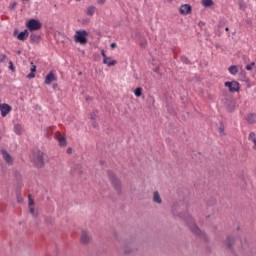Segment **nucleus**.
<instances>
[{"label":"nucleus","mask_w":256,"mask_h":256,"mask_svg":"<svg viewBox=\"0 0 256 256\" xmlns=\"http://www.w3.org/2000/svg\"><path fill=\"white\" fill-rule=\"evenodd\" d=\"M172 215L179 217V219H182V221H185L187 227H189L191 233L193 235H196V237H200V239H203L206 243H209V236L206 235L205 232H203L201 229H199V226H197V223L193 219V216L190 215L187 212H177V206L174 204L172 206Z\"/></svg>","instance_id":"f257e3e1"},{"label":"nucleus","mask_w":256,"mask_h":256,"mask_svg":"<svg viewBox=\"0 0 256 256\" xmlns=\"http://www.w3.org/2000/svg\"><path fill=\"white\" fill-rule=\"evenodd\" d=\"M107 176L111 182L112 187L116 190L117 195H123V188L121 184V179L117 177V174L113 170L107 171Z\"/></svg>","instance_id":"f03ea898"},{"label":"nucleus","mask_w":256,"mask_h":256,"mask_svg":"<svg viewBox=\"0 0 256 256\" xmlns=\"http://www.w3.org/2000/svg\"><path fill=\"white\" fill-rule=\"evenodd\" d=\"M241 247H242V251H244L246 255H252V256L256 255V242L248 241L247 239H244V241L241 240Z\"/></svg>","instance_id":"7ed1b4c3"},{"label":"nucleus","mask_w":256,"mask_h":256,"mask_svg":"<svg viewBox=\"0 0 256 256\" xmlns=\"http://www.w3.org/2000/svg\"><path fill=\"white\" fill-rule=\"evenodd\" d=\"M235 243H236V239H235V236L233 235H227L226 239L223 241V245L228 251H230L232 256H239L237 255V252H235Z\"/></svg>","instance_id":"20e7f679"},{"label":"nucleus","mask_w":256,"mask_h":256,"mask_svg":"<svg viewBox=\"0 0 256 256\" xmlns=\"http://www.w3.org/2000/svg\"><path fill=\"white\" fill-rule=\"evenodd\" d=\"M89 32L87 30H77L74 35L75 43H80V45H87L89 39Z\"/></svg>","instance_id":"39448f33"},{"label":"nucleus","mask_w":256,"mask_h":256,"mask_svg":"<svg viewBox=\"0 0 256 256\" xmlns=\"http://www.w3.org/2000/svg\"><path fill=\"white\" fill-rule=\"evenodd\" d=\"M34 165L37 169H43L45 167V152L37 150L34 154Z\"/></svg>","instance_id":"423d86ee"},{"label":"nucleus","mask_w":256,"mask_h":256,"mask_svg":"<svg viewBox=\"0 0 256 256\" xmlns=\"http://www.w3.org/2000/svg\"><path fill=\"white\" fill-rule=\"evenodd\" d=\"M43 23L39 19L31 18L26 22V28L33 33V31H39L42 29Z\"/></svg>","instance_id":"0eeeda50"},{"label":"nucleus","mask_w":256,"mask_h":256,"mask_svg":"<svg viewBox=\"0 0 256 256\" xmlns=\"http://www.w3.org/2000/svg\"><path fill=\"white\" fill-rule=\"evenodd\" d=\"M224 87H227L229 93H239L241 91V84L235 80L224 82Z\"/></svg>","instance_id":"6e6552de"},{"label":"nucleus","mask_w":256,"mask_h":256,"mask_svg":"<svg viewBox=\"0 0 256 256\" xmlns=\"http://www.w3.org/2000/svg\"><path fill=\"white\" fill-rule=\"evenodd\" d=\"M13 36L16 37L18 41H27V38L29 37V30L26 28L19 32V28H15Z\"/></svg>","instance_id":"1a4fd4ad"},{"label":"nucleus","mask_w":256,"mask_h":256,"mask_svg":"<svg viewBox=\"0 0 256 256\" xmlns=\"http://www.w3.org/2000/svg\"><path fill=\"white\" fill-rule=\"evenodd\" d=\"M236 101L234 99L225 98L224 106L228 113H233L235 111Z\"/></svg>","instance_id":"9d476101"},{"label":"nucleus","mask_w":256,"mask_h":256,"mask_svg":"<svg viewBox=\"0 0 256 256\" xmlns=\"http://www.w3.org/2000/svg\"><path fill=\"white\" fill-rule=\"evenodd\" d=\"M101 55L103 57V64L107 65V67H115L117 65V60H111V57H107L105 50H101Z\"/></svg>","instance_id":"9b49d317"},{"label":"nucleus","mask_w":256,"mask_h":256,"mask_svg":"<svg viewBox=\"0 0 256 256\" xmlns=\"http://www.w3.org/2000/svg\"><path fill=\"white\" fill-rule=\"evenodd\" d=\"M133 251H137V248L135 247V242L134 241L127 242L126 245L124 246V255H131Z\"/></svg>","instance_id":"f8f14e48"},{"label":"nucleus","mask_w":256,"mask_h":256,"mask_svg":"<svg viewBox=\"0 0 256 256\" xmlns=\"http://www.w3.org/2000/svg\"><path fill=\"white\" fill-rule=\"evenodd\" d=\"M12 110L13 108L11 107V105L7 103L0 104V113L2 117H7V115H9L10 111Z\"/></svg>","instance_id":"ddd939ff"},{"label":"nucleus","mask_w":256,"mask_h":256,"mask_svg":"<svg viewBox=\"0 0 256 256\" xmlns=\"http://www.w3.org/2000/svg\"><path fill=\"white\" fill-rule=\"evenodd\" d=\"M192 11H193V7L191 6V4H183L179 8L180 15H191Z\"/></svg>","instance_id":"4468645a"},{"label":"nucleus","mask_w":256,"mask_h":256,"mask_svg":"<svg viewBox=\"0 0 256 256\" xmlns=\"http://www.w3.org/2000/svg\"><path fill=\"white\" fill-rule=\"evenodd\" d=\"M53 81H57V76H55V72L50 71L45 77V85H51Z\"/></svg>","instance_id":"2eb2a0df"},{"label":"nucleus","mask_w":256,"mask_h":256,"mask_svg":"<svg viewBox=\"0 0 256 256\" xmlns=\"http://www.w3.org/2000/svg\"><path fill=\"white\" fill-rule=\"evenodd\" d=\"M31 68L30 73L27 75V79H35V74L37 73V66L32 62H30Z\"/></svg>","instance_id":"dca6fc26"},{"label":"nucleus","mask_w":256,"mask_h":256,"mask_svg":"<svg viewBox=\"0 0 256 256\" xmlns=\"http://www.w3.org/2000/svg\"><path fill=\"white\" fill-rule=\"evenodd\" d=\"M1 154H2L3 158L5 159L6 163H11V161H13L11 154H9V152L7 150L2 149Z\"/></svg>","instance_id":"f3484780"},{"label":"nucleus","mask_w":256,"mask_h":256,"mask_svg":"<svg viewBox=\"0 0 256 256\" xmlns=\"http://www.w3.org/2000/svg\"><path fill=\"white\" fill-rule=\"evenodd\" d=\"M81 243L82 245H89V234H87V232L83 231L81 234Z\"/></svg>","instance_id":"a211bd4d"},{"label":"nucleus","mask_w":256,"mask_h":256,"mask_svg":"<svg viewBox=\"0 0 256 256\" xmlns=\"http://www.w3.org/2000/svg\"><path fill=\"white\" fill-rule=\"evenodd\" d=\"M153 201L158 205H161V203H163V200L161 199V195L159 194V191H155L153 193Z\"/></svg>","instance_id":"6ab92c4d"},{"label":"nucleus","mask_w":256,"mask_h":256,"mask_svg":"<svg viewBox=\"0 0 256 256\" xmlns=\"http://www.w3.org/2000/svg\"><path fill=\"white\" fill-rule=\"evenodd\" d=\"M41 41V35L32 33L30 34V43H39Z\"/></svg>","instance_id":"aec40b11"},{"label":"nucleus","mask_w":256,"mask_h":256,"mask_svg":"<svg viewBox=\"0 0 256 256\" xmlns=\"http://www.w3.org/2000/svg\"><path fill=\"white\" fill-rule=\"evenodd\" d=\"M58 145L60 147H67V137H65V135H60V137H58Z\"/></svg>","instance_id":"412c9836"},{"label":"nucleus","mask_w":256,"mask_h":256,"mask_svg":"<svg viewBox=\"0 0 256 256\" xmlns=\"http://www.w3.org/2000/svg\"><path fill=\"white\" fill-rule=\"evenodd\" d=\"M246 121H247V123H249V125H255V123H256L255 114H253V113L248 114L246 117Z\"/></svg>","instance_id":"4be33fe9"},{"label":"nucleus","mask_w":256,"mask_h":256,"mask_svg":"<svg viewBox=\"0 0 256 256\" xmlns=\"http://www.w3.org/2000/svg\"><path fill=\"white\" fill-rule=\"evenodd\" d=\"M14 133L16 135H23V126H21V124H15L14 125Z\"/></svg>","instance_id":"5701e85b"},{"label":"nucleus","mask_w":256,"mask_h":256,"mask_svg":"<svg viewBox=\"0 0 256 256\" xmlns=\"http://www.w3.org/2000/svg\"><path fill=\"white\" fill-rule=\"evenodd\" d=\"M228 71H229L230 75H237V73H239V67H237V65H231L228 68Z\"/></svg>","instance_id":"b1692460"},{"label":"nucleus","mask_w":256,"mask_h":256,"mask_svg":"<svg viewBox=\"0 0 256 256\" xmlns=\"http://www.w3.org/2000/svg\"><path fill=\"white\" fill-rule=\"evenodd\" d=\"M201 3L203 7L206 8L213 7V5H215V2H213V0H201Z\"/></svg>","instance_id":"393cba45"},{"label":"nucleus","mask_w":256,"mask_h":256,"mask_svg":"<svg viewBox=\"0 0 256 256\" xmlns=\"http://www.w3.org/2000/svg\"><path fill=\"white\" fill-rule=\"evenodd\" d=\"M207 205L208 207H215V205H217V199L215 197H210L207 200Z\"/></svg>","instance_id":"a878e982"},{"label":"nucleus","mask_w":256,"mask_h":256,"mask_svg":"<svg viewBox=\"0 0 256 256\" xmlns=\"http://www.w3.org/2000/svg\"><path fill=\"white\" fill-rule=\"evenodd\" d=\"M134 95H135V97H141L143 95V88L142 87H137L134 90Z\"/></svg>","instance_id":"bb28decb"},{"label":"nucleus","mask_w":256,"mask_h":256,"mask_svg":"<svg viewBox=\"0 0 256 256\" xmlns=\"http://www.w3.org/2000/svg\"><path fill=\"white\" fill-rule=\"evenodd\" d=\"M227 25V19L221 18L218 22V29H223Z\"/></svg>","instance_id":"cd10ccee"},{"label":"nucleus","mask_w":256,"mask_h":256,"mask_svg":"<svg viewBox=\"0 0 256 256\" xmlns=\"http://www.w3.org/2000/svg\"><path fill=\"white\" fill-rule=\"evenodd\" d=\"M95 6H89L87 8V15H90L91 17H93V15H95Z\"/></svg>","instance_id":"c85d7f7f"},{"label":"nucleus","mask_w":256,"mask_h":256,"mask_svg":"<svg viewBox=\"0 0 256 256\" xmlns=\"http://www.w3.org/2000/svg\"><path fill=\"white\" fill-rule=\"evenodd\" d=\"M181 61H182L185 65H192L191 60H189V58H187V56H181Z\"/></svg>","instance_id":"c756f323"},{"label":"nucleus","mask_w":256,"mask_h":256,"mask_svg":"<svg viewBox=\"0 0 256 256\" xmlns=\"http://www.w3.org/2000/svg\"><path fill=\"white\" fill-rule=\"evenodd\" d=\"M219 133L220 135H225V125L223 124V122H220Z\"/></svg>","instance_id":"7c9ffc66"},{"label":"nucleus","mask_w":256,"mask_h":256,"mask_svg":"<svg viewBox=\"0 0 256 256\" xmlns=\"http://www.w3.org/2000/svg\"><path fill=\"white\" fill-rule=\"evenodd\" d=\"M28 206L35 207V200L32 199L31 195L28 196Z\"/></svg>","instance_id":"2f4dec72"},{"label":"nucleus","mask_w":256,"mask_h":256,"mask_svg":"<svg viewBox=\"0 0 256 256\" xmlns=\"http://www.w3.org/2000/svg\"><path fill=\"white\" fill-rule=\"evenodd\" d=\"M8 69L10 70V71H12V73H15V71H16V69H15V64H13V61H9V63H8Z\"/></svg>","instance_id":"473e14b6"},{"label":"nucleus","mask_w":256,"mask_h":256,"mask_svg":"<svg viewBox=\"0 0 256 256\" xmlns=\"http://www.w3.org/2000/svg\"><path fill=\"white\" fill-rule=\"evenodd\" d=\"M253 67H255V62H251L246 65V71H253Z\"/></svg>","instance_id":"72a5a7b5"},{"label":"nucleus","mask_w":256,"mask_h":256,"mask_svg":"<svg viewBox=\"0 0 256 256\" xmlns=\"http://www.w3.org/2000/svg\"><path fill=\"white\" fill-rule=\"evenodd\" d=\"M241 79L243 81H245V79H247V72L245 70H241V72L239 73Z\"/></svg>","instance_id":"f704fd0d"},{"label":"nucleus","mask_w":256,"mask_h":256,"mask_svg":"<svg viewBox=\"0 0 256 256\" xmlns=\"http://www.w3.org/2000/svg\"><path fill=\"white\" fill-rule=\"evenodd\" d=\"M29 211L32 214V217H37V213H35V207L31 206L29 207Z\"/></svg>","instance_id":"c9c22d12"},{"label":"nucleus","mask_w":256,"mask_h":256,"mask_svg":"<svg viewBox=\"0 0 256 256\" xmlns=\"http://www.w3.org/2000/svg\"><path fill=\"white\" fill-rule=\"evenodd\" d=\"M5 59H7V55L1 54L0 55V63H3L5 61Z\"/></svg>","instance_id":"e433bc0d"},{"label":"nucleus","mask_w":256,"mask_h":256,"mask_svg":"<svg viewBox=\"0 0 256 256\" xmlns=\"http://www.w3.org/2000/svg\"><path fill=\"white\" fill-rule=\"evenodd\" d=\"M253 139H255V132H250L249 134V140L253 141Z\"/></svg>","instance_id":"4c0bfd02"},{"label":"nucleus","mask_w":256,"mask_h":256,"mask_svg":"<svg viewBox=\"0 0 256 256\" xmlns=\"http://www.w3.org/2000/svg\"><path fill=\"white\" fill-rule=\"evenodd\" d=\"M15 7H17V2H13L12 4H10L9 9L13 10L15 9Z\"/></svg>","instance_id":"58836bf2"},{"label":"nucleus","mask_w":256,"mask_h":256,"mask_svg":"<svg viewBox=\"0 0 256 256\" xmlns=\"http://www.w3.org/2000/svg\"><path fill=\"white\" fill-rule=\"evenodd\" d=\"M110 48H111V49H117V43L112 42V43L110 44Z\"/></svg>","instance_id":"ea45409f"},{"label":"nucleus","mask_w":256,"mask_h":256,"mask_svg":"<svg viewBox=\"0 0 256 256\" xmlns=\"http://www.w3.org/2000/svg\"><path fill=\"white\" fill-rule=\"evenodd\" d=\"M146 46H147V41L140 42V47L145 49Z\"/></svg>","instance_id":"a19ab883"},{"label":"nucleus","mask_w":256,"mask_h":256,"mask_svg":"<svg viewBox=\"0 0 256 256\" xmlns=\"http://www.w3.org/2000/svg\"><path fill=\"white\" fill-rule=\"evenodd\" d=\"M47 224H52L53 223V218H46L45 219Z\"/></svg>","instance_id":"79ce46f5"},{"label":"nucleus","mask_w":256,"mask_h":256,"mask_svg":"<svg viewBox=\"0 0 256 256\" xmlns=\"http://www.w3.org/2000/svg\"><path fill=\"white\" fill-rule=\"evenodd\" d=\"M66 153H68V155H71V153H73V148H67Z\"/></svg>","instance_id":"37998d69"},{"label":"nucleus","mask_w":256,"mask_h":256,"mask_svg":"<svg viewBox=\"0 0 256 256\" xmlns=\"http://www.w3.org/2000/svg\"><path fill=\"white\" fill-rule=\"evenodd\" d=\"M247 87L248 89H251V81L249 79H246Z\"/></svg>","instance_id":"c03bdc74"},{"label":"nucleus","mask_w":256,"mask_h":256,"mask_svg":"<svg viewBox=\"0 0 256 256\" xmlns=\"http://www.w3.org/2000/svg\"><path fill=\"white\" fill-rule=\"evenodd\" d=\"M107 0H98V5H105Z\"/></svg>","instance_id":"a18cd8bd"},{"label":"nucleus","mask_w":256,"mask_h":256,"mask_svg":"<svg viewBox=\"0 0 256 256\" xmlns=\"http://www.w3.org/2000/svg\"><path fill=\"white\" fill-rule=\"evenodd\" d=\"M252 141H253V143H254L253 149L256 150V138H253Z\"/></svg>","instance_id":"49530a36"},{"label":"nucleus","mask_w":256,"mask_h":256,"mask_svg":"<svg viewBox=\"0 0 256 256\" xmlns=\"http://www.w3.org/2000/svg\"><path fill=\"white\" fill-rule=\"evenodd\" d=\"M198 25H199V27H204V25H205V22H203V21H200Z\"/></svg>","instance_id":"de8ad7c7"},{"label":"nucleus","mask_w":256,"mask_h":256,"mask_svg":"<svg viewBox=\"0 0 256 256\" xmlns=\"http://www.w3.org/2000/svg\"><path fill=\"white\" fill-rule=\"evenodd\" d=\"M52 87H53V89H57V87H59V84L54 83V84L52 85Z\"/></svg>","instance_id":"09e8293b"},{"label":"nucleus","mask_w":256,"mask_h":256,"mask_svg":"<svg viewBox=\"0 0 256 256\" xmlns=\"http://www.w3.org/2000/svg\"><path fill=\"white\" fill-rule=\"evenodd\" d=\"M90 119H91L92 121H95V115H94V114H90Z\"/></svg>","instance_id":"8fccbe9b"},{"label":"nucleus","mask_w":256,"mask_h":256,"mask_svg":"<svg viewBox=\"0 0 256 256\" xmlns=\"http://www.w3.org/2000/svg\"><path fill=\"white\" fill-rule=\"evenodd\" d=\"M92 125H93V127H94V128L99 127V124H97V122H95V121L93 122V124H92Z\"/></svg>","instance_id":"3c124183"},{"label":"nucleus","mask_w":256,"mask_h":256,"mask_svg":"<svg viewBox=\"0 0 256 256\" xmlns=\"http://www.w3.org/2000/svg\"><path fill=\"white\" fill-rule=\"evenodd\" d=\"M154 73H159V67L153 69Z\"/></svg>","instance_id":"603ef678"},{"label":"nucleus","mask_w":256,"mask_h":256,"mask_svg":"<svg viewBox=\"0 0 256 256\" xmlns=\"http://www.w3.org/2000/svg\"><path fill=\"white\" fill-rule=\"evenodd\" d=\"M168 111L169 113H173V108H171V106H168Z\"/></svg>","instance_id":"864d4df0"},{"label":"nucleus","mask_w":256,"mask_h":256,"mask_svg":"<svg viewBox=\"0 0 256 256\" xmlns=\"http://www.w3.org/2000/svg\"><path fill=\"white\" fill-rule=\"evenodd\" d=\"M78 175H83V170H78Z\"/></svg>","instance_id":"5fc2aeb1"},{"label":"nucleus","mask_w":256,"mask_h":256,"mask_svg":"<svg viewBox=\"0 0 256 256\" xmlns=\"http://www.w3.org/2000/svg\"><path fill=\"white\" fill-rule=\"evenodd\" d=\"M100 165H105V160H100Z\"/></svg>","instance_id":"6e6d98bb"},{"label":"nucleus","mask_w":256,"mask_h":256,"mask_svg":"<svg viewBox=\"0 0 256 256\" xmlns=\"http://www.w3.org/2000/svg\"><path fill=\"white\" fill-rule=\"evenodd\" d=\"M150 99L152 100V103H155V98L153 96H151Z\"/></svg>","instance_id":"4d7b16f0"},{"label":"nucleus","mask_w":256,"mask_h":256,"mask_svg":"<svg viewBox=\"0 0 256 256\" xmlns=\"http://www.w3.org/2000/svg\"><path fill=\"white\" fill-rule=\"evenodd\" d=\"M216 35H218L219 37H221V32L216 31Z\"/></svg>","instance_id":"13d9d810"},{"label":"nucleus","mask_w":256,"mask_h":256,"mask_svg":"<svg viewBox=\"0 0 256 256\" xmlns=\"http://www.w3.org/2000/svg\"><path fill=\"white\" fill-rule=\"evenodd\" d=\"M17 55H21V50H18V51H17Z\"/></svg>","instance_id":"bf43d9fd"},{"label":"nucleus","mask_w":256,"mask_h":256,"mask_svg":"<svg viewBox=\"0 0 256 256\" xmlns=\"http://www.w3.org/2000/svg\"><path fill=\"white\" fill-rule=\"evenodd\" d=\"M225 31L229 32V27L228 26L225 28Z\"/></svg>","instance_id":"052dcab7"},{"label":"nucleus","mask_w":256,"mask_h":256,"mask_svg":"<svg viewBox=\"0 0 256 256\" xmlns=\"http://www.w3.org/2000/svg\"><path fill=\"white\" fill-rule=\"evenodd\" d=\"M111 61H113V59L110 58V60H107L108 63H111Z\"/></svg>","instance_id":"680f3d73"},{"label":"nucleus","mask_w":256,"mask_h":256,"mask_svg":"<svg viewBox=\"0 0 256 256\" xmlns=\"http://www.w3.org/2000/svg\"><path fill=\"white\" fill-rule=\"evenodd\" d=\"M79 167H81V166H80V165H77V166H76V169H79Z\"/></svg>","instance_id":"e2e57ef3"},{"label":"nucleus","mask_w":256,"mask_h":256,"mask_svg":"<svg viewBox=\"0 0 256 256\" xmlns=\"http://www.w3.org/2000/svg\"><path fill=\"white\" fill-rule=\"evenodd\" d=\"M78 75H83V72H79Z\"/></svg>","instance_id":"0e129e2a"},{"label":"nucleus","mask_w":256,"mask_h":256,"mask_svg":"<svg viewBox=\"0 0 256 256\" xmlns=\"http://www.w3.org/2000/svg\"><path fill=\"white\" fill-rule=\"evenodd\" d=\"M240 229H241V227L238 226V227H237V231H239Z\"/></svg>","instance_id":"69168bd1"},{"label":"nucleus","mask_w":256,"mask_h":256,"mask_svg":"<svg viewBox=\"0 0 256 256\" xmlns=\"http://www.w3.org/2000/svg\"><path fill=\"white\" fill-rule=\"evenodd\" d=\"M114 237H117V232L114 233Z\"/></svg>","instance_id":"338daca9"},{"label":"nucleus","mask_w":256,"mask_h":256,"mask_svg":"<svg viewBox=\"0 0 256 256\" xmlns=\"http://www.w3.org/2000/svg\"><path fill=\"white\" fill-rule=\"evenodd\" d=\"M1 89H3V86L0 84V91H1Z\"/></svg>","instance_id":"774afa93"}]
</instances>
